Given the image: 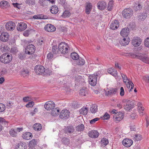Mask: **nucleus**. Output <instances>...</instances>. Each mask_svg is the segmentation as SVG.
I'll return each instance as SVG.
<instances>
[{
    "label": "nucleus",
    "instance_id": "48",
    "mask_svg": "<svg viewBox=\"0 0 149 149\" xmlns=\"http://www.w3.org/2000/svg\"><path fill=\"white\" fill-rule=\"evenodd\" d=\"M121 76L122 77V78L123 79V81L125 83H126L127 82V81L129 80L128 79L127 77L123 73H121Z\"/></svg>",
    "mask_w": 149,
    "mask_h": 149
},
{
    "label": "nucleus",
    "instance_id": "36",
    "mask_svg": "<svg viewBox=\"0 0 149 149\" xmlns=\"http://www.w3.org/2000/svg\"><path fill=\"white\" fill-rule=\"evenodd\" d=\"M84 126L83 124L79 125L76 127L77 131L79 132H81L84 130Z\"/></svg>",
    "mask_w": 149,
    "mask_h": 149
},
{
    "label": "nucleus",
    "instance_id": "46",
    "mask_svg": "<svg viewBox=\"0 0 149 149\" xmlns=\"http://www.w3.org/2000/svg\"><path fill=\"white\" fill-rule=\"evenodd\" d=\"M70 15V14L69 11L68 10H65L62 16L64 18H65L66 17L69 16Z\"/></svg>",
    "mask_w": 149,
    "mask_h": 149
},
{
    "label": "nucleus",
    "instance_id": "54",
    "mask_svg": "<svg viewBox=\"0 0 149 149\" xmlns=\"http://www.w3.org/2000/svg\"><path fill=\"white\" fill-rule=\"evenodd\" d=\"M113 118H114L115 120L117 121V122H118L123 118V117H120V118L115 116H113Z\"/></svg>",
    "mask_w": 149,
    "mask_h": 149
},
{
    "label": "nucleus",
    "instance_id": "8",
    "mask_svg": "<svg viewBox=\"0 0 149 149\" xmlns=\"http://www.w3.org/2000/svg\"><path fill=\"white\" fill-rule=\"evenodd\" d=\"M70 113L67 110H62L60 114L59 117L62 119H65L69 117Z\"/></svg>",
    "mask_w": 149,
    "mask_h": 149
},
{
    "label": "nucleus",
    "instance_id": "57",
    "mask_svg": "<svg viewBox=\"0 0 149 149\" xmlns=\"http://www.w3.org/2000/svg\"><path fill=\"white\" fill-rule=\"evenodd\" d=\"M115 116L117 117H123V118L124 116V114L121 112H117V113H116Z\"/></svg>",
    "mask_w": 149,
    "mask_h": 149
},
{
    "label": "nucleus",
    "instance_id": "61",
    "mask_svg": "<svg viewBox=\"0 0 149 149\" xmlns=\"http://www.w3.org/2000/svg\"><path fill=\"white\" fill-rule=\"evenodd\" d=\"M43 39V38H42ZM44 43L43 40L41 38L40 39H38V45H42L43 43Z\"/></svg>",
    "mask_w": 149,
    "mask_h": 149
},
{
    "label": "nucleus",
    "instance_id": "23",
    "mask_svg": "<svg viewBox=\"0 0 149 149\" xmlns=\"http://www.w3.org/2000/svg\"><path fill=\"white\" fill-rule=\"evenodd\" d=\"M117 89L116 88H111L107 92L106 94L107 95L112 96L115 94L117 92Z\"/></svg>",
    "mask_w": 149,
    "mask_h": 149
},
{
    "label": "nucleus",
    "instance_id": "52",
    "mask_svg": "<svg viewBox=\"0 0 149 149\" xmlns=\"http://www.w3.org/2000/svg\"><path fill=\"white\" fill-rule=\"evenodd\" d=\"M86 91L85 89H82L80 90L79 93L82 95L86 96Z\"/></svg>",
    "mask_w": 149,
    "mask_h": 149
},
{
    "label": "nucleus",
    "instance_id": "4",
    "mask_svg": "<svg viewBox=\"0 0 149 149\" xmlns=\"http://www.w3.org/2000/svg\"><path fill=\"white\" fill-rule=\"evenodd\" d=\"M59 51L60 54H65L68 52L69 47L68 45L65 42H61L58 45Z\"/></svg>",
    "mask_w": 149,
    "mask_h": 149
},
{
    "label": "nucleus",
    "instance_id": "21",
    "mask_svg": "<svg viewBox=\"0 0 149 149\" xmlns=\"http://www.w3.org/2000/svg\"><path fill=\"white\" fill-rule=\"evenodd\" d=\"M20 73L22 76L27 78L29 75V71L27 69L23 68L21 70Z\"/></svg>",
    "mask_w": 149,
    "mask_h": 149
},
{
    "label": "nucleus",
    "instance_id": "64",
    "mask_svg": "<svg viewBox=\"0 0 149 149\" xmlns=\"http://www.w3.org/2000/svg\"><path fill=\"white\" fill-rule=\"evenodd\" d=\"M104 119H108L109 118L110 116L109 114L106 113L103 116Z\"/></svg>",
    "mask_w": 149,
    "mask_h": 149
},
{
    "label": "nucleus",
    "instance_id": "24",
    "mask_svg": "<svg viewBox=\"0 0 149 149\" xmlns=\"http://www.w3.org/2000/svg\"><path fill=\"white\" fill-rule=\"evenodd\" d=\"M130 41V39L129 38H124L120 41V43L122 45L126 46L129 44Z\"/></svg>",
    "mask_w": 149,
    "mask_h": 149
},
{
    "label": "nucleus",
    "instance_id": "2",
    "mask_svg": "<svg viewBox=\"0 0 149 149\" xmlns=\"http://www.w3.org/2000/svg\"><path fill=\"white\" fill-rule=\"evenodd\" d=\"M12 59V55L8 53L3 54L0 57V61L1 63H7L10 62Z\"/></svg>",
    "mask_w": 149,
    "mask_h": 149
},
{
    "label": "nucleus",
    "instance_id": "20",
    "mask_svg": "<svg viewBox=\"0 0 149 149\" xmlns=\"http://www.w3.org/2000/svg\"><path fill=\"white\" fill-rule=\"evenodd\" d=\"M92 8V5L91 3L87 2L86 3L85 12L87 14H89L91 12Z\"/></svg>",
    "mask_w": 149,
    "mask_h": 149
},
{
    "label": "nucleus",
    "instance_id": "13",
    "mask_svg": "<svg viewBox=\"0 0 149 149\" xmlns=\"http://www.w3.org/2000/svg\"><path fill=\"white\" fill-rule=\"evenodd\" d=\"M27 27V24L24 22H22L19 23L17 27V30L19 31H23Z\"/></svg>",
    "mask_w": 149,
    "mask_h": 149
},
{
    "label": "nucleus",
    "instance_id": "63",
    "mask_svg": "<svg viewBox=\"0 0 149 149\" xmlns=\"http://www.w3.org/2000/svg\"><path fill=\"white\" fill-rule=\"evenodd\" d=\"M120 95L121 96H123L124 95V91L123 87H121L120 88Z\"/></svg>",
    "mask_w": 149,
    "mask_h": 149
},
{
    "label": "nucleus",
    "instance_id": "12",
    "mask_svg": "<svg viewBox=\"0 0 149 149\" xmlns=\"http://www.w3.org/2000/svg\"><path fill=\"white\" fill-rule=\"evenodd\" d=\"M122 143L125 146L129 147L132 144L133 141L130 139L126 138L123 141Z\"/></svg>",
    "mask_w": 149,
    "mask_h": 149
},
{
    "label": "nucleus",
    "instance_id": "17",
    "mask_svg": "<svg viewBox=\"0 0 149 149\" xmlns=\"http://www.w3.org/2000/svg\"><path fill=\"white\" fill-rule=\"evenodd\" d=\"M97 5L98 9L101 10H104L107 6L106 3L102 1H99L97 3Z\"/></svg>",
    "mask_w": 149,
    "mask_h": 149
},
{
    "label": "nucleus",
    "instance_id": "15",
    "mask_svg": "<svg viewBox=\"0 0 149 149\" xmlns=\"http://www.w3.org/2000/svg\"><path fill=\"white\" fill-rule=\"evenodd\" d=\"M141 40L138 37L134 38L132 40V44L135 47L139 46L141 43Z\"/></svg>",
    "mask_w": 149,
    "mask_h": 149
},
{
    "label": "nucleus",
    "instance_id": "38",
    "mask_svg": "<svg viewBox=\"0 0 149 149\" xmlns=\"http://www.w3.org/2000/svg\"><path fill=\"white\" fill-rule=\"evenodd\" d=\"M109 143L108 140L105 138H103L101 141V144L102 146H105L108 144Z\"/></svg>",
    "mask_w": 149,
    "mask_h": 149
},
{
    "label": "nucleus",
    "instance_id": "27",
    "mask_svg": "<svg viewBox=\"0 0 149 149\" xmlns=\"http://www.w3.org/2000/svg\"><path fill=\"white\" fill-rule=\"evenodd\" d=\"M52 50L54 54L58 56L60 54V52L59 51V48H58L57 46H53L52 48Z\"/></svg>",
    "mask_w": 149,
    "mask_h": 149
},
{
    "label": "nucleus",
    "instance_id": "28",
    "mask_svg": "<svg viewBox=\"0 0 149 149\" xmlns=\"http://www.w3.org/2000/svg\"><path fill=\"white\" fill-rule=\"evenodd\" d=\"M108 72L109 73L113 76H116L117 75V72L116 70L113 68H109L108 70Z\"/></svg>",
    "mask_w": 149,
    "mask_h": 149
},
{
    "label": "nucleus",
    "instance_id": "25",
    "mask_svg": "<svg viewBox=\"0 0 149 149\" xmlns=\"http://www.w3.org/2000/svg\"><path fill=\"white\" fill-rule=\"evenodd\" d=\"M34 129L37 131H39L42 129V126L41 124L39 123L35 124L33 126Z\"/></svg>",
    "mask_w": 149,
    "mask_h": 149
},
{
    "label": "nucleus",
    "instance_id": "55",
    "mask_svg": "<svg viewBox=\"0 0 149 149\" xmlns=\"http://www.w3.org/2000/svg\"><path fill=\"white\" fill-rule=\"evenodd\" d=\"M34 104V102L33 101H31L29 102L28 104L26 105V107L29 108L30 107H32Z\"/></svg>",
    "mask_w": 149,
    "mask_h": 149
},
{
    "label": "nucleus",
    "instance_id": "45",
    "mask_svg": "<svg viewBox=\"0 0 149 149\" xmlns=\"http://www.w3.org/2000/svg\"><path fill=\"white\" fill-rule=\"evenodd\" d=\"M26 3L30 6L33 5L35 4V0H26Z\"/></svg>",
    "mask_w": 149,
    "mask_h": 149
},
{
    "label": "nucleus",
    "instance_id": "6",
    "mask_svg": "<svg viewBox=\"0 0 149 149\" xmlns=\"http://www.w3.org/2000/svg\"><path fill=\"white\" fill-rule=\"evenodd\" d=\"M133 13V10L131 8L124 9L122 12V15L124 18L128 19L132 16Z\"/></svg>",
    "mask_w": 149,
    "mask_h": 149
},
{
    "label": "nucleus",
    "instance_id": "34",
    "mask_svg": "<svg viewBox=\"0 0 149 149\" xmlns=\"http://www.w3.org/2000/svg\"><path fill=\"white\" fill-rule=\"evenodd\" d=\"M71 57L74 60L76 61L79 58V56L78 54L76 52H73L71 54Z\"/></svg>",
    "mask_w": 149,
    "mask_h": 149
},
{
    "label": "nucleus",
    "instance_id": "42",
    "mask_svg": "<svg viewBox=\"0 0 149 149\" xmlns=\"http://www.w3.org/2000/svg\"><path fill=\"white\" fill-rule=\"evenodd\" d=\"M37 144V141L36 139H33L29 142V146L30 147H34L36 146Z\"/></svg>",
    "mask_w": 149,
    "mask_h": 149
},
{
    "label": "nucleus",
    "instance_id": "9",
    "mask_svg": "<svg viewBox=\"0 0 149 149\" xmlns=\"http://www.w3.org/2000/svg\"><path fill=\"white\" fill-rule=\"evenodd\" d=\"M55 107L54 103L52 101L47 102L44 105L45 108L47 110H50L53 109Z\"/></svg>",
    "mask_w": 149,
    "mask_h": 149
},
{
    "label": "nucleus",
    "instance_id": "32",
    "mask_svg": "<svg viewBox=\"0 0 149 149\" xmlns=\"http://www.w3.org/2000/svg\"><path fill=\"white\" fill-rule=\"evenodd\" d=\"M97 105H93L90 108V111L91 113H95L97 111Z\"/></svg>",
    "mask_w": 149,
    "mask_h": 149
},
{
    "label": "nucleus",
    "instance_id": "22",
    "mask_svg": "<svg viewBox=\"0 0 149 149\" xmlns=\"http://www.w3.org/2000/svg\"><path fill=\"white\" fill-rule=\"evenodd\" d=\"M50 11L52 14H56L59 11V9L56 5L52 6L51 7Z\"/></svg>",
    "mask_w": 149,
    "mask_h": 149
},
{
    "label": "nucleus",
    "instance_id": "29",
    "mask_svg": "<svg viewBox=\"0 0 149 149\" xmlns=\"http://www.w3.org/2000/svg\"><path fill=\"white\" fill-rule=\"evenodd\" d=\"M88 111V109L87 107H83L79 111L80 114L84 115H86Z\"/></svg>",
    "mask_w": 149,
    "mask_h": 149
},
{
    "label": "nucleus",
    "instance_id": "19",
    "mask_svg": "<svg viewBox=\"0 0 149 149\" xmlns=\"http://www.w3.org/2000/svg\"><path fill=\"white\" fill-rule=\"evenodd\" d=\"M130 32L129 29L128 27L123 28L120 32V35L123 37H127Z\"/></svg>",
    "mask_w": 149,
    "mask_h": 149
},
{
    "label": "nucleus",
    "instance_id": "31",
    "mask_svg": "<svg viewBox=\"0 0 149 149\" xmlns=\"http://www.w3.org/2000/svg\"><path fill=\"white\" fill-rule=\"evenodd\" d=\"M76 63L78 65H83L85 64V61L84 59L81 58H79L76 61Z\"/></svg>",
    "mask_w": 149,
    "mask_h": 149
},
{
    "label": "nucleus",
    "instance_id": "7",
    "mask_svg": "<svg viewBox=\"0 0 149 149\" xmlns=\"http://www.w3.org/2000/svg\"><path fill=\"white\" fill-rule=\"evenodd\" d=\"M36 50V47L32 44L28 45L25 49V52L26 54L30 55L33 54Z\"/></svg>",
    "mask_w": 149,
    "mask_h": 149
},
{
    "label": "nucleus",
    "instance_id": "50",
    "mask_svg": "<svg viewBox=\"0 0 149 149\" xmlns=\"http://www.w3.org/2000/svg\"><path fill=\"white\" fill-rule=\"evenodd\" d=\"M5 109V105L2 103H0V112H2L4 111Z\"/></svg>",
    "mask_w": 149,
    "mask_h": 149
},
{
    "label": "nucleus",
    "instance_id": "60",
    "mask_svg": "<svg viewBox=\"0 0 149 149\" xmlns=\"http://www.w3.org/2000/svg\"><path fill=\"white\" fill-rule=\"evenodd\" d=\"M100 118H94L90 121V123L91 124H93L95 123L96 121L99 120Z\"/></svg>",
    "mask_w": 149,
    "mask_h": 149
},
{
    "label": "nucleus",
    "instance_id": "11",
    "mask_svg": "<svg viewBox=\"0 0 149 149\" xmlns=\"http://www.w3.org/2000/svg\"><path fill=\"white\" fill-rule=\"evenodd\" d=\"M9 38V35L8 33L6 32L2 33L0 36V40L3 42L8 41Z\"/></svg>",
    "mask_w": 149,
    "mask_h": 149
},
{
    "label": "nucleus",
    "instance_id": "18",
    "mask_svg": "<svg viewBox=\"0 0 149 149\" xmlns=\"http://www.w3.org/2000/svg\"><path fill=\"white\" fill-rule=\"evenodd\" d=\"M45 30L49 32H53L54 31L56 28L55 26L51 24H47L45 27Z\"/></svg>",
    "mask_w": 149,
    "mask_h": 149
},
{
    "label": "nucleus",
    "instance_id": "53",
    "mask_svg": "<svg viewBox=\"0 0 149 149\" xmlns=\"http://www.w3.org/2000/svg\"><path fill=\"white\" fill-rule=\"evenodd\" d=\"M145 45L147 47H149V37L147 38L145 40Z\"/></svg>",
    "mask_w": 149,
    "mask_h": 149
},
{
    "label": "nucleus",
    "instance_id": "56",
    "mask_svg": "<svg viewBox=\"0 0 149 149\" xmlns=\"http://www.w3.org/2000/svg\"><path fill=\"white\" fill-rule=\"evenodd\" d=\"M31 98L29 96L24 97L23 98V100L24 102H26L30 101Z\"/></svg>",
    "mask_w": 149,
    "mask_h": 149
},
{
    "label": "nucleus",
    "instance_id": "43",
    "mask_svg": "<svg viewBox=\"0 0 149 149\" xmlns=\"http://www.w3.org/2000/svg\"><path fill=\"white\" fill-rule=\"evenodd\" d=\"M142 136L139 134H136L134 137V140L136 141H139L142 139Z\"/></svg>",
    "mask_w": 149,
    "mask_h": 149
},
{
    "label": "nucleus",
    "instance_id": "33",
    "mask_svg": "<svg viewBox=\"0 0 149 149\" xmlns=\"http://www.w3.org/2000/svg\"><path fill=\"white\" fill-rule=\"evenodd\" d=\"M8 2L6 1H3L0 2V6L3 8H7L8 6Z\"/></svg>",
    "mask_w": 149,
    "mask_h": 149
},
{
    "label": "nucleus",
    "instance_id": "1",
    "mask_svg": "<svg viewBox=\"0 0 149 149\" xmlns=\"http://www.w3.org/2000/svg\"><path fill=\"white\" fill-rule=\"evenodd\" d=\"M34 70L37 74H42L45 76H49L51 74L50 72L48 70H45L43 66L41 65H36L35 68Z\"/></svg>",
    "mask_w": 149,
    "mask_h": 149
},
{
    "label": "nucleus",
    "instance_id": "16",
    "mask_svg": "<svg viewBox=\"0 0 149 149\" xmlns=\"http://www.w3.org/2000/svg\"><path fill=\"white\" fill-rule=\"evenodd\" d=\"M119 22L118 20H114L112 21L110 24V28L113 30L117 29L119 26Z\"/></svg>",
    "mask_w": 149,
    "mask_h": 149
},
{
    "label": "nucleus",
    "instance_id": "40",
    "mask_svg": "<svg viewBox=\"0 0 149 149\" xmlns=\"http://www.w3.org/2000/svg\"><path fill=\"white\" fill-rule=\"evenodd\" d=\"M9 133L11 136L14 137L17 135V132L16 130V129H12L10 130Z\"/></svg>",
    "mask_w": 149,
    "mask_h": 149
},
{
    "label": "nucleus",
    "instance_id": "39",
    "mask_svg": "<svg viewBox=\"0 0 149 149\" xmlns=\"http://www.w3.org/2000/svg\"><path fill=\"white\" fill-rule=\"evenodd\" d=\"M32 136V134L29 132H27L25 133L24 136V138L28 140L31 138Z\"/></svg>",
    "mask_w": 149,
    "mask_h": 149
},
{
    "label": "nucleus",
    "instance_id": "51",
    "mask_svg": "<svg viewBox=\"0 0 149 149\" xmlns=\"http://www.w3.org/2000/svg\"><path fill=\"white\" fill-rule=\"evenodd\" d=\"M0 123H1L2 124L7 125L8 122L2 117H0Z\"/></svg>",
    "mask_w": 149,
    "mask_h": 149
},
{
    "label": "nucleus",
    "instance_id": "5",
    "mask_svg": "<svg viewBox=\"0 0 149 149\" xmlns=\"http://www.w3.org/2000/svg\"><path fill=\"white\" fill-rule=\"evenodd\" d=\"M97 76L98 74L97 73L90 75L88 79L89 84L92 86H95L97 82Z\"/></svg>",
    "mask_w": 149,
    "mask_h": 149
},
{
    "label": "nucleus",
    "instance_id": "35",
    "mask_svg": "<svg viewBox=\"0 0 149 149\" xmlns=\"http://www.w3.org/2000/svg\"><path fill=\"white\" fill-rule=\"evenodd\" d=\"M147 17L146 13H142L140 14L138 16L139 20L140 21H143Z\"/></svg>",
    "mask_w": 149,
    "mask_h": 149
},
{
    "label": "nucleus",
    "instance_id": "14",
    "mask_svg": "<svg viewBox=\"0 0 149 149\" xmlns=\"http://www.w3.org/2000/svg\"><path fill=\"white\" fill-rule=\"evenodd\" d=\"M99 135V133L98 132L95 130H91L89 131L88 133V135L89 137L93 138H97Z\"/></svg>",
    "mask_w": 149,
    "mask_h": 149
},
{
    "label": "nucleus",
    "instance_id": "26",
    "mask_svg": "<svg viewBox=\"0 0 149 149\" xmlns=\"http://www.w3.org/2000/svg\"><path fill=\"white\" fill-rule=\"evenodd\" d=\"M65 131L66 134H68L73 132L74 131V129L72 126H68L65 128Z\"/></svg>",
    "mask_w": 149,
    "mask_h": 149
},
{
    "label": "nucleus",
    "instance_id": "49",
    "mask_svg": "<svg viewBox=\"0 0 149 149\" xmlns=\"http://www.w3.org/2000/svg\"><path fill=\"white\" fill-rule=\"evenodd\" d=\"M132 105L131 104H128L125 106L124 109L125 110L129 111L132 108Z\"/></svg>",
    "mask_w": 149,
    "mask_h": 149
},
{
    "label": "nucleus",
    "instance_id": "41",
    "mask_svg": "<svg viewBox=\"0 0 149 149\" xmlns=\"http://www.w3.org/2000/svg\"><path fill=\"white\" fill-rule=\"evenodd\" d=\"M61 141L65 145H68L70 143V140L68 138L64 137L63 138Z\"/></svg>",
    "mask_w": 149,
    "mask_h": 149
},
{
    "label": "nucleus",
    "instance_id": "10",
    "mask_svg": "<svg viewBox=\"0 0 149 149\" xmlns=\"http://www.w3.org/2000/svg\"><path fill=\"white\" fill-rule=\"evenodd\" d=\"M6 29L8 31H13L15 28V23L12 21L8 22L5 25Z\"/></svg>",
    "mask_w": 149,
    "mask_h": 149
},
{
    "label": "nucleus",
    "instance_id": "58",
    "mask_svg": "<svg viewBox=\"0 0 149 149\" xmlns=\"http://www.w3.org/2000/svg\"><path fill=\"white\" fill-rule=\"evenodd\" d=\"M59 3L64 7L66 6V2L65 0H59Z\"/></svg>",
    "mask_w": 149,
    "mask_h": 149
},
{
    "label": "nucleus",
    "instance_id": "30",
    "mask_svg": "<svg viewBox=\"0 0 149 149\" xmlns=\"http://www.w3.org/2000/svg\"><path fill=\"white\" fill-rule=\"evenodd\" d=\"M126 85L127 88H129L130 86H131V88L129 90V91H131L134 86V85L132 81H131L128 80V81L127 82Z\"/></svg>",
    "mask_w": 149,
    "mask_h": 149
},
{
    "label": "nucleus",
    "instance_id": "37",
    "mask_svg": "<svg viewBox=\"0 0 149 149\" xmlns=\"http://www.w3.org/2000/svg\"><path fill=\"white\" fill-rule=\"evenodd\" d=\"M59 111V109H57V108H54L51 112V114L53 116H56L58 114Z\"/></svg>",
    "mask_w": 149,
    "mask_h": 149
},
{
    "label": "nucleus",
    "instance_id": "3",
    "mask_svg": "<svg viewBox=\"0 0 149 149\" xmlns=\"http://www.w3.org/2000/svg\"><path fill=\"white\" fill-rule=\"evenodd\" d=\"M130 54L132 57H134L135 56L144 62L149 64V58L147 57L146 56L143 55L141 53H137L134 54L133 53H130Z\"/></svg>",
    "mask_w": 149,
    "mask_h": 149
},
{
    "label": "nucleus",
    "instance_id": "47",
    "mask_svg": "<svg viewBox=\"0 0 149 149\" xmlns=\"http://www.w3.org/2000/svg\"><path fill=\"white\" fill-rule=\"evenodd\" d=\"M137 4H136L135 6H134V9L136 11H137L139 10H140L142 8V6H141L140 4H139L137 5Z\"/></svg>",
    "mask_w": 149,
    "mask_h": 149
},
{
    "label": "nucleus",
    "instance_id": "59",
    "mask_svg": "<svg viewBox=\"0 0 149 149\" xmlns=\"http://www.w3.org/2000/svg\"><path fill=\"white\" fill-rule=\"evenodd\" d=\"M54 57V55L52 53H49L47 55V57L49 60L51 59Z\"/></svg>",
    "mask_w": 149,
    "mask_h": 149
},
{
    "label": "nucleus",
    "instance_id": "44",
    "mask_svg": "<svg viewBox=\"0 0 149 149\" xmlns=\"http://www.w3.org/2000/svg\"><path fill=\"white\" fill-rule=\"evenodd\" d=\"M113 1H110L109 2L107 7V8L108 10L110 11L111 10L113 7Z\"/></svg>",
    "mask_w": 149,
    "mask_h": 149
},
{
    "label": "nucleus",
    "instance_id": "62",
    "mask_svg": "<svg viewBox=\"0 0 149 149\" xmlns=\"http://www.w3.org/2000/svg\"><path fill=\"white\" fill-rule=\"evenodd\" d=\"M18 56L19 59L22 60L25 58L24 54L22 53H19L18 54Z\"/></svg>",
    "mask_w": 149,
    "mask_h": 149
}]
</instances>
